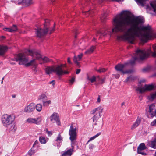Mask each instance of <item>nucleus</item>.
Segmentation results:
<instances>
[{
    "instance_id": "1",
    "label": "nucleus",
    "mask_w": 156,
    "mask_h": 156,
    "mask_svg": "<svg viewBox=\"0 0 156 156\" xmlns=\"http://www.w3.org/2000/svg\"><path fill=\"white\" fill-rule=\"evenodd\" d=\"M125 11H122L113 20L114 27L112 33L124 32L121 35L117 36L118 40H126L128 43L133 44L136 37L139 38L141 42H146L154 36L150 26L139 27L138 25L144 22V18L140 16L132 17L130 16H123Z\"/></svg>"
},
{
    "instance_id": "2",
    "label": "nucleus",
    "mask_w": 156,
    "mask_h": 156,
    "mask_svg": "<svg viewBox=\"0 0 156 156\" xmlns=\"http://www.w3.org/2000/svg\"><path fill=\"white\" fill-rule=\"evenodd\" d=\"M12 61H20L19 64L20 65H24L26 67L31 66H32L33 71L35 73L37 72L38 69L37 68V64L35 62V59H33L31 60L30 62L26 63L27 62L28 60L27 58L23 53H19L17 55H15L14 58L12 59Z\"/></svg>"
},
{
    "instance_id": "3",
    "label": "nucleus",
    "mask_w": 156,
    "mask_h": 156,
    "mask_svg": "<svg viewBox=\"0 0 156 156\" xmlns=\"http://www.w3.org/2000/svg\"><path fill=\"white\" fill-rule=\"evenodd\" d=\"M49 21L48 20H45V23L44 24V28L42 29L41 28H38L36 31V34L37 36L39 38L45 36L48 32L50 31V34L54 32L55 30L54 28L51 30L49 29Z\"/></svg>"
},
{
    "instance_id": "4",
    "label": "nucleus",
    "mask_w": 156,
    "mask_h": 156,
    "mask_svg": "<svg viewBox=\"0 0 156 156\" xmlns=\"http://www.w3.org/2000/svg\"><path fill=\"white\" fill-rule=\"evenodd\" d=\"M147 54L145 50L138 49L136 52L135 55L133 57L132 59L129 61V63L133 65L136 61L140 62L145 59L147 57Z\"/></svg>"
},
{
    "instance_id": "5",
    "label": "nucleus",
    "mask_w": 156,
    "mask_h": 156,
    "mask_svg": "<svg viewBox=\"0 0 156 156\" xmlns=\"http://www.w3.org/2000/svg\"><path fill=\"white\" fill-rule=\"evenodd\" d=\"M16 117L13 114H5L1 117V121L4 127H7L11 124L15 120Z\"/></svg>"
},
{
    "instance_id": "6",
    "label": "nucleus",
    "mask_w": 156,
    "mask_h": 156,
    "mask_svg": "<svg viewBox=\"0 0 156 156\" xmlns=\"http://www.w3.org/2000/svg\"><path fill=\"white\" fill-rule=\"evenodd\" d=\"M28 52L30 55L36 59L40 61H42L44 63H48L52 61L51 59H50L47 57L42 58L40 53L36 50H28Z\"/></svg>"
},
{
    "instance_id": "7",
    "label": "nucleus",
    "mask_w": 156,
    "mask_h": 156,
    "mask_svg": "<svg viewBox=\"0 0 156 156\" xmlns=\"http://www.w3.org/2000/svg\"><path fill=\"white\" fill-rule=\"evenodd\" d=\"M46 73L47 74H51L53 72L56 73L58 76L62 75L63 72L61 69V66L57 65L51 66H48L45 69Z\"/></svg>"
},
{
    "instance_id": "8",
    "label": "nucleus",
    "mask_w": 156,
    "mask_h": 156,
    "mask_svg": "<svg viewBox=\"0 0 156 156\" xmlns=\"http://www.w3.org/2000/svg\"><path fill=\"white\" fill-rule=\"evenodd\" d=\"M77 131L78 129L76 127H74L73 125V123H72L69 131V134L70 136L69 139L71 141L72 145L76 144V142L75 140L76 139Z\"/></svg>"
},
{
    "instance_id": "9",
    "label": "nucleus",
    "mask_w": 156,
    "mask_h": 156,
    "mask_svg": "<svg viewBox=\"0 0 156 156\" xmlns=\"http://www.w3.org/2000/svg\"><path fill=\"white\" fill-rule=\"evenodd\" d=\"M127 63L123 64H118L115 66V69L118 71H120L123 74H130L134 71L133 69H130L124 71V70L127 68Z\"/></svg>"
},
{
    "instance_id": "10",
    "label": "nucleus",
    "mask_w": 156,
    "mask_h": 156,
    "mask_svg": "<svg viewBox=\"0 0 156 156\" xmlns=\"http://www.w3.org/2000/svg\"><path fill=\"white\" fill-rule=\"evenodd\" d=\"M154 87V86L153 84L150 85L145 84L144 86L143 87H138L136 89V90L139 91L140 94H141L146 91L151 90Z\"/></svg>"
},
{
    "instance_id": "11",
    "label": "nucleus",
    "mask_w": 156,
    "mask_h": 156,
    "mask_svg": "<svg viewBox=\"0 0 156 156\" xmlns=\"http://www.w3.org/2000/svg\"><path fill=\"white\" fill-rule=\"evenodd\" d=\"M100 117L97 115H95L93 117V120L94 122H95L93 125V127L95 129H100L103 125V120H101L100 121H98Z\"/></svg>"
},
{
    "instance_id": "12",
    "label": "nucleus",
    "mask_w": 156,
    "mask_h": 156,
    "mask_svg": "<svg viewBox=\"0 0 156 156\" xmlns=\"http://www.w3.org/2000/svg\"><path fill=\"white\" fill-rule=\"evenodd\" d=\"M50 120L53 123L56 122L57 125L59 126L60 124L59 116L58 114L56 112H54L50 117Z\"/></svg>"
},
{
    "instance_id": "13",
    "label": "nucleus",
    "mask_w": 156,
    "mask_h": 156,
    "mask_svg": "<svg viewBox=\"0 0 156 156\" xmlns=\"http://www.w3.org/2000/svg\"><path fill=\"white\" fill-rule=\"evenodd\" d=\"M35 106V105L34 103H31L25 107L24 109V112L26 113H31L34 110Z\"/></svg>"
},
{
    "instance_id": "14",
    "label": "nucleus",
    "mask_w": 156,
    "mask_h": 156,
    "mask_svg": "<svg viewBox=\"0 0 156 156\" xmlns=\"http://www.w3.org/2000/svg\"><path fill=\"white\" fill-rule=\"evenodd\" d=\"M41 119L40 117L36 118H28L27 121L29 123H34L38 124L41 121Z\"/></svg>"
},
{
    "instance_id": "15",
    "label": "nucleus",
    "mask_w": 156,
    "mask_h": 156,
    "mask_svg": "<svg viewBox=\"0 0 156 156\" xmlns=\"http://www.w3.org/2000/svg\"><path fill=\"white\" fill-rule=\"evenodd\" d=\"M155 110H156V107L154 104H152L149 105V112L151 117L152 116L154 115V113Z\"/></svg>"
},
{
    "instance_id": "16",
    "label": "nucleus",
    "mask_w": 156,
    "mask_h": 156,
    "mask_svg": "<svg viewBox=\"0 0 156 156\" xmlns=\"http://www.w3.org/2000/svg\"><path fill=\"white\" fill-rule=\"evenodd\" d=\"M60 134V133H59L55 140V141L58 142L57 145L58 147H60L63 140V138Z\"/></svg>"
},
{
    "instance_id": "17",
    "label": "nucleus",
    "mask_w": 156,
    "mask_h": 156,
    "mask_svg": "<svg viewBox=\"0 0 156 156\" xmlns=\"http://www.w3.org/2000/svg\"><path fill=\"white\" fill-rule=\"evenodd\" d=\"M8 48L6 46L0 45V55H3L7 51Z\"/></svg>"
},
{
    "instance_id": "18",
    "label": "nucleus",
    "mask_w": 156,
    "mask_h": 156,
    "mask_svg": "<svg viewBox=\"0 0 156 156\" xmlns=\"http://www.w3.org/2000/svg\"><path fill=\"white\" fill-rule=\"evenodd\" d=\"M141 121V120L140 118H139L138 117L136 120V122L132 125L131 127V129L133 130L134 129L136 128L139 125Z\"/></svg>"
},
{
    "instance_id": "19",
    "label": "nucleus",
    "mask_w": 156,
    "mask_h": 156,
    "mask_svg": "<svg viewBox=\"0 0 156 156\" xmlns=\"http://www.w3.org/2000/svg\"><path fill=\"white\" fill-rule=\"evenodd\" d=\"M72 149H70L64 152L62 155V156H70L72 154L74 147L72 145Z\"/></svg>"
},
{
    "instance_id": "20",
    "label": "nucleus",
    "mask_w": 156,
    "mask_h": 156,
    "mask_svg": "<svg viewBox=\"0 0 156 156\" xmlns=\"http://www.w3.org/2000/svg\"><path fill=\"white\" fill-rule=\"evenodd\" d=\"M149 146L154 149H156V139L154 138L153 140L149 143Z\"/></svg>"
},
{
    "instance_id": "21",
    "label": "nucleus",
    "mask_w": 156,
    "mask_h": 156,
    "mask_svg": "<svg viewBox=\"0 0 156 156\" xmlns=\"http://www.w3.org/2000/svg\"><path fill=\"white\" fill-rule=\"evenodd\" d=\"M24 5L28 6L33 3V0H23L22 2Z\"/></svg>"
},
{
    "instance_id": "22",
    "label": "nucleus",
    "mask_w": 156,
    "mask_h": 156,
    "mask_svg": "<svg viewBox=\"0 0 156 156\" xmlns=\"http://www.w3.org/2000/svg\"><path fill=\"white\" fill-rule=\"evenodd\" d=\"M95 48L94 46H91L90 48L87 49L85 52V54H89L92 53Z\"/></svg>"
},
{
    "instance_id": "23",
    "label": "nucleus",
    "mask_w": 156,
    "mask_h": 156,
    "mask_svg": "<svg viewBox=\"0 0 156 156\" xmlns=\"http://www.w3.org/2000/svg\"><path fill=\"white\" fill-rule=\"evenodd\" d=\"M146 147L145 146V144L144 143H142L140 144L137 148V150H143L146 149Z\"/></svg>"
},
{
    "instance_id": "24",
    "label": "nucleus",
    "mask_w": 156,
    "mask_h": 156,
    "mask_svg": "<svg viewBox=\"0 0 156 156\" xmlns=\"http://www.w3.org/2000/svg\"><path fill=\"white\" fill-rule=\"evenodd\" d=\"M101 134V133L100 132H99L97 134H96V135H95V136H93L92 137H91V138H90V139L89 140L87 141V143H86V144H88V143L90 142V141H92V140H94V139H95V138H96L98 136H99L100 134Z\"/></svg>"
},
{
    "instance_id": "25",
    "label": "nucleus",
    "mask_w": 156,
    "mask_h": 156,
    "mask_svg": "<svg viewBox=\"0 0 156 156\" xmlns=\"http://www.w3.org/2000/svg\"><path fill=\"white\" fill-rule=\"evenodd\" d=\"M103 109L102 108L101 106H99L97 108V111H98V112L99 114V117H101V113H102L103 112Z\"/></svg>"
},
{
    "instance_id": "26",
    "label": "nucleus",
    "mask_w": 156,
    "mask_h": 156,
    "mask_svg": "<svg viewBox=\"0 0 156 156\" xmlns=\"http://www.w3.org/2000/svg\"><path fill=\"white\" fill-rule=\"evenodd\" d=\"M107 19V14L106 13H104L101 18V21L102 22L104 23Z\"/></svg>"
},
{
    "instance_id": "27",
    "label": "nucleus",
    "mask_w": 156,
    "mask_h": 156,
    "mask_svg": "<svg viewBox=\"0 0 156 156\" xmlns=\"http://www.w3.org/2000/svg\"><path fill=\"white\" fill-rule=\"evenodd\" d=\"M35 107L36 110L38 112L41 111L42 110V105L41 104H37L36 105V106H35Z\"/></svg>"
},
{
    "instance_id": "28",
    "label": "nucleus",
    "mask_w": 156,
    "mask_h": 156,
    "mask_svg": "<svg viewBox=\"0 0 156 156\" xmlns=\"http://www.w3.org/2000/svg\"><path fill=\"white\" fill-rule=\"evenodd\" d=\"M81 59H79L77 58L76 56H74V58L73 59V60L74 62L76 64V65L77 66H79V63L78 62V61H80Z\"/></svg>"
},
{
    "instance_id": "29",
    "label": "nucleus",
    "mask_w": 156,
    "mask_h": 156,
    "mask_svg": "<svg viewBox=\"0 0 156 156\" xmlns=\"http://www.w3.org/2000/svg\"><path fill=\"white\" fill-rule=\"evenodd\" d=\"M39 140L41 144H45L46 143L45 139L43 136L40 137Z\"/></svg>"
},
{
    "instance_id": "30",
    "label": "nucleus",
    "mask_w": 156,
    "mask_h": 156,
    "mask_svg": "<svg viewBox=\"0 0 156 156\" xmlns=\"http://www.w3.org/2000/svg\"><path fill=\"white\" fill-rule=\"evenodd\" d=\"M137 3L138 5H141L142 6H144V1L143 0H135Z\"/></svg>"
},
{
    "instance_id": "31",
    "label": "nucleus",
    "mask_w": 156,
    "mask_h": 156,
    "mask_svg": "<svg viewBox=\"0 0 156 156\" xmlns=\"http://www.w3.org/2000/svg\"><path fill=\"white\" fill-rule=\"evenodd\" d=\"M153 48L154 52L153 53L152 56L154 57H156V44H154L153 46Z\"/></svg>"
},
{
    "instance_id": "32",
    "label": "nucleus",
    "mask_w": 156,
    "mask_h": 156,
    "mask_svg": "<svg viewBox=\"0 0 156 156\" xmlns=\"http://www.w3.org/2000/svg\"><path fill=\"white\" fill-rule=\"evenodd\" d=\"M47 97L44 94H42L40 96L39 99L40 100H42V101L47 99Z\"/></svg>"
},
{
    "instance_id": "33",
    "label": "nucleus",
    "mask_w": 156,
    "mask_h": 156,
    "mask_svg": "<svg viewBox=\"0 0 156 156\" xmlns=\"http://www.w3.org/2000/svg\"><path fill=\"white\" fill-rule=\"evenodd\" d=\"M58 65L61 66V69H62V70L63 72V73H62V75L64 74H68L69 73V72L68 71H64L62 69V67H66V65L65 64H61L60 65Z\"/></svg>"
},
{
    "instance_id": "34",
    "label": "nucleus",
    "mask_w": 156,
    "mask_h": 156,
    "mask_svg": "<svg viewBox=\"0 0 156 156\" xmlns=\"http://www.w3.org/2000/svg\"><path fill=\"white\" fill-rule=\"evenodd\" d=\"M51 103V101L50 100H48L47 101H43V104L44 106H48L49 104Z\"/></svg>"
},
{
    "instance_id": "35",
    "label": "nucleus",
    "mask_w": 156,
    "mask_h": 156,
    "mask_svg": "<svg viewBox=\"0 0 156 156\" xmlns=\"http://www.w3.org/2000/svg\"><path fill=\"white\" fill-rule=\"evenodd\" d=\"M155 87H156V86ZM150 99L152 100L156 99V91L155 93L151 94Z\"/></svg>"
},
{
    "instance_id": "36",
    "label": "nucleus",
    "mask_w": 156,
    "mask_h": 156,
    "mask_svg": "<svg viewBox=\"0 0 156 156\" xmlns=\"http://www.w3.org/2000/svg\"><path fill=\"white\" fill-rule=\"evenodd\" d=\"M88 79L90 80L91 83H93L96 81V78L94 76H93L92 78H89V77L88 78Z\"/></svg>"
},
{
    "instance_id": "37",
    "label": "nucleus",
    "mask_w": 156,
    "mask_h": 156,
    "mask_svg": "<svg viewBox=\"0 0 156 156\" xmlns=\"http://www.w3.org/2000/svg\"><path fill=\"white\" fill-rule=\"evenodd\" d=\"M35 153V151L34 150L30 149L28 152V155L29 156H31Z\"/></svg>"
},
{
    "instance_id": "38",
    "label": "nucleus",
    "mask_w": 156,
    "mask_h": 156,
    "mask_svg": "<svg viewBox=\"0 0 156 156\" xmlns=\"http://www.w3.org/2000/svg\"><path fill=\"white\" fill-rule=\"evenodd\" d=\"M106 70L104 68H100L99 69H96V70L100 73H101L106 71Z\"/></svg>"
},
{
    "instance_id": "39",
    "label": "nucleus",
    "mask_w": 156,
    "mask_h": 156,
    "mask_svg": "<svg viewBox=\"0 0 156 156\" xmlns=\"http://www.w3.org/2000/svg\"><path fill=\"white\" fill-rule=\"evenodd\" d=\"M12 32L16 31L17 30V29L16 26V25H13L11 28Z\"/></svg>"
},
{
    "instance_id": "40",
    "label": "nucleus",
    "mask_w": 156,
    "mask_h": 156,
    "mask_svg": "<svg viewBox=\"0 0 156 156\" xmlns=\"http://www.w3.org/2000/svg\"><path fill=\"white\" fill-rule=\"evenodd\" d=\"M46 133L48 134V136H51L52 134V131H48L47 129H45Z\"/></svg>"
},
{
    "instance_id": "41",
    "label": "nucleus",
    "mask_w": 156,
    "mask_h": 156,
    "mask_svg": "<svg viewBox=\"0 0 156 156\" xmlns=\"http://www.w3.org/2000/svg\"><path fill=\"white\" fill-rule=\"evenodd\" d=\"M151 6L153 8L154 12H155L156 10V5L152 3H150Z\"/></svg>"
},
{
    "instance_id": "42",
    "label": "nucleus",
    "mask_w": 156,
    "mask_h": 156,
    "mask_svg": "<svg viewBox=\"0 0 156 156\" xmlns=\"http://www.w3.org/2000/svg\"><path fill=\"white\" fill-rule=\"evenodd\" d=\"M137 153L138 154H141L144 156H145L147 155L146 153L145 152H144L143 150H137Z\"/></svg>"
},
{
    "instance_id": "43",
    "label": "nucleus",
    "mask_w": 156,
    "mask_h": 156,
    "mask_svg": "<svg viewBox=\"0 0 156 156\" xmlns=\"http://www.w3.org/2000/svg\"><path fill=\"white\" fill-rule=\"evenodd\" d=\"M133 80V77L131 76H129L125 80V82H127L129 81H131Z\"/></svg>"
},
{
    "instance_id": "44",
    "label": "nucleus",
    "mask_w": 156,
    "mask_h": 156,
    "mask_svg": "<svg viewBox=\"0 0 156 156\" xmlns=\"http://www.w3.org/2000/svg\"><path fill=\"white\" fill-rule=\"evenodd\" d=\"M150 125L151 126H156V119L151 122Z\"/></svg>"
},
{
    "instance_id": "45",
    "label": "nucleus",
    "mask_w": 156,
    "mask_h": 156,
    "mask_svg": "<svg viewBox=\"0 0 156 156\" xmlns=\"http://www.w3.org/2000/svg\"><path fill=\"white\" fill-rule=\"evenodd\" d=\"M150 69V68L149 67H146L143 68L142 71L143 72H146L148 71Z\"/></svg>"
},
{
    "instance_id": "46",
    "label": "nucleus",
    "mask_w": 156,
    "mask_h": 156,
    "mask_svg": "<svg viewBox=\"0 0 156 156\" xmlns=\"http://www.w3.org/2000/svg\"><path fill=\"white\" fill-rule=\"evenodd\" d=\"M3 30L5 31L12 32L11 29L10 28H3Z\"/></svg>"
},
{
    "instance_id": "47",
    "label": "nucleus",
    "mask_w": 156,
    "mask_h": 156,
    "mask_svg": "<svg viewBox=\"0 0 156 156\" xmlns=\"http://www.w3.org/2000/svg\"><path fill=\"white\" fill-rule=\"evenodd\" d=\"M94 147V145L92 144H89V148L90 150H92Z\"/></svg>"
},
{
    "instance_id": "48",
    "label": "nucleus",
    "mask_w": 156,
    "mask_h": 156,
    "mask_svg": "<svg viewBox=\"0 0 156 156\" xmlns=\"http://www.w3.org/2000/svg\"><path fill=\"white\" fill-rule=\"evenodd\" d=\"M93 12H94V11L92 10L91 11L89 10V11H86L84 12V13H85V14H90V13H91Z\"/></svg>"
},
{
    "instance_id": "49",
    "label": "nucleus",
    "mask_w": 156,
    "mask_h": 156,
    "mask_svg": "<svg viewBox=\"0 0 156 156\" xmlns=\"http://www.w3.org/2000/svg\"><path fill=\"white\" fill-rule=\"evenodd\" d=\"M97 111V108H96L92 110V111H91L90 112L91 114H94L96 112V111Z\"/></svg>"
},
{
    "instance_id": "50",
    "label": "nucleus",
    "mask_w": 156,
    "mask_h": 156,
    "mask_svg": "<svg viewBox=\"0 0 156 156\" xmlns=\"http://www.w3.org/2000/svg\"><path fill=\"white\" fill-rule=\"evenodd\" d=\"M75 79V77H73L70 80V82L72 84L74 82Z\"/></svg>"
},
{
    "instance_id": "51",
    "label": "nucleus",
    "mask_w": 156,
    "mask_h": 156,
    "mask_svg": "<svg viewBox=\"0 0 156 156\" xmlns=\"http://www.w3.org/2000/svg\"><path fill=\"white\" fill-rule=\"evenodd\" d=\"M38 143V141L37 140L35 141L33 145V147H35L36 145H37Z\"/></svg>"
},
{
    "instance_id": "52",
    "label": "nucleus",
    "mask_w": 156,
    "mask_h": 156,
    "mask_svg": "<svg viewBox=\"0 0 156 156\" xmlns=\"http://www.w3.org/2000/svg\"><path fill=\"white\" fill-rule=\"evenodd\" d=\"M83 55V54L81 53L78 55V57H77V58H78L79 59H81Z\"/></svg>"
},
{
    "instance_id": "53",
    "label": "nucleus",
    "mask_w": 156,
    "mask_h": 156,
    "mask_svg": "<svg viewBox=\"0 0 156 156\" xmlns=\"http://www.w3.org/2000/svg\"><path fill=\"white\" fill-rule=\"evenodd\" d=\"M16 129V127L14 125L12 129H11V131L13 132H15Z\"/></svg>"
},
{
    "instance_id": "54",
    "label": "nucleus",
    "mask_w": 156,
    "mask_h": 156,
    "mask_svg": "<svg viewBox=\"0 0 156 156\" xmlns=\"http://www.w3.org/2000/svg\"><path fill=\"white\" fill-rule=\"evenodd\" d=\"M97 34H100L101 35L105 36L106 34V33H103L102 32H101L100 31H98L97 32Z\"/></svg>"
},
{
    "instance_id": "55",
    "label": "nucleus",
    "mask_w": 156,
    "mask_h": 156,
    "mask_svg": "<svg viewBox=\"0 0 156 156\" xmlns=\"http://www.w3.org/2000/svg\"><path fill=\"white\" fill-rule=\"evenodd\" d=\"M50 84H52V85L54 86L55 83V81L54 80H53L49 83Z\"/></svg>"
},
{
    "instance_id": "56",
    "label": "nucleus",
    "mask_w": 156,
    "mask_h": 156,
    "mask_svg": "<svg viewBox=\"0 0 156 156\" xmlns=\"http://www.w3.org/2000/svg\"><path fill=\"white\" fill-rule=\"evenodd\" d=\"M115 77L116 78L118 79L120 77V75L118 74H115Z\"/></svg>"
},
{
    "instance_id": "57",
    "label": "nucleus",
    "mask_w": 156,
    "mask_h": 156,
    "mask_svg": "<svg viewBox=\"0 0 156 156\" xmlns=\"http://www.w3.org/2000/svg\"><path fill=\"white\" fill-rule=\"evenodd\" d=\"M5 38V37L4 36H2L0 37V40L2 41L4 40Z\"/></svg>"
},
{
    "instance_id": "58",
    "label": "nucleus",
    "mask_w": 156,
    "mask_h": 156,
    "mask_svg": "<svg viewBox=\"0 0 156 156\" xmlns=\"http://www.w3.org/2000/svg\"><path fill=\"white\" fill-rule=\"evenodd\" d=\"M67 62H68L69 64H71L72 62H71L70 60V58L69 57L67 58Z\"/></svg>"
},
{
    "instance_id": "59",
    "label": "nucleus",
    "mask_w": 156,
    "mask_h": 156,
    "mask_svg": "<svg viewBox=\"0 0 156 156\" xmlns=\"http://www.w3.org/2000/svg\"><path fill=\"white\" fill-rule=\"evenodd\" d=\"M80 71H81L80 69H77L76 70V74H78L80 73Z\"/></svg>"
},
{
    "instance_id": "60",
    "label": "nucleus",
    "mask_w": 156,
    "mask_h": 156,
    "mask_svg": "<svg viewBox=\"0 0 156 156\" xmlns=\"http://www.w3.org/2000/svg\"><path fill=\"white\" fill-rule=\"evenodd\" d=\"M100 101H101L100 97V96H99L98 97V98L97 101L99 103L100 102Z\"/></svg>"
},
{
    "instance_id": "61",
    "label": "nucleus",
    "mask_w": 156,
    "mask_h": 156,
    "mask_svg": "<svg viewBox=\"0 0 156 156\" xmlns=\"http://www.w3.org/2000/svg\"><path fill=\"white\" fill-rule=\"evenodd\" d=\"M74 32L75 34H77V30L76 29H75L74 31Z\"/></svg>"
},
{
    "instance_id": "62",
    "label": "nucleus",
    "mask_w": 156,
    "mask_h": 156,
    "mask_svg": "<svg viewBox=\"0 0 156 156\" xmlns=\"http://www.w3.org/2000/svg\"><path fill=\"white\" fill-rule=\"evenodd\" d=\"M12 97L13 98H15L16 97V95L15 94L12 95Z\"/></svg>"
},
{
    "instance_id": "63",
    "label": "nucleus",
    "mask_w": 156,
    "mask_h": 156,
    "mask_svg": "<svg viewBox=\"0 0 156 156\" xmlns=\"http://www.w3.org/2000/svg\"><path fill=\"white\" fill-rule=\"evenodd\" d=\"M124 104H125V103L124 102H123L122 103V104H121V106H122L124 105Z\"/></svg>"
},
{
    "instance_id": "64",
    "label": "nucleus",
    "mask_w": 156,
    "mask_h": 156,
    "mask_svg": "<svg viewBox=\"0 0 156 156\" xmlns=\"http://www.w3.org/2000/svg\"><path fill=\"white\" fill-rule=\"evenodd\" d=\"M104 80L103 79H101V81H102V83H103L104 81Z\"/></svg>"
}]
</instances>
